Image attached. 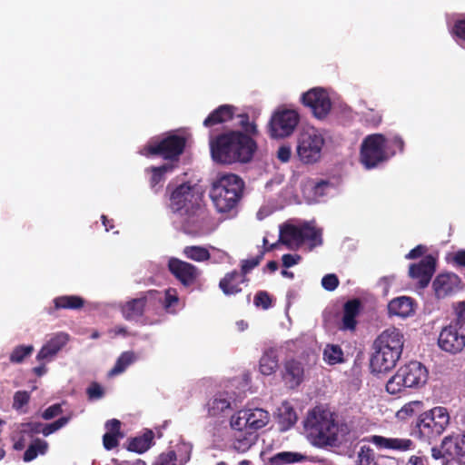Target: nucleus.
<instances>
[{
	"mask_svg": "<svg viewBox=\"0 0 465 465\" xmlns=\"http://www.w3.org/2000/svg\"><path fill=\"white\" fill-rule=\"evenodd\" d=\"M256 148L255 141L241 131L231 130L210 139L212 158L223 164L248 163Z\"/></svg>",
	"mask_w": 465,
	"mask_h": 465,
	"instance_id": "obj_1",
	"label": "nucleus"
},
{
	"mask_svg": "<svg viewBox=\"0 0 465 465\" xmlns=\"http://www.w3.org/2000/svg\"><path fill=\"white\" fill-rule=\"evenodd\" d=\"M303 423L308 439L318 447L336 446L339 436L347 432L346 425L340 424L334 413L322 407L310 411Z\"/></svg>",
	"mask_w": 465,
	"mask_h": 465,
	"instance_id": "obj_2",
	"label": "nucleus"
},
{
	"mask_svg": "<svg viewBox=\"0 0 465 465\" xmlns=\"http://www.w3.org/2000/svg\"><path fill=\"white\" fill-rule=\"evenodd\" d=\"M244 187L242 179L234 173L222 174L213 181L210 190V198L217 213L225 219L236 217Z\"/></svg>",
	"mask_w": 465,
	"mask_h": 465,
	"instance_id": "obj_3",
	"label": "nucleus"
},
{
	"mask_svg": "<svg viewBox=\"0 0 465 465\" xmlns=\"http://www.w3.org/2000/svg\"><path fill=\"white\" fill-rule=\"evenodd\" d=\"M322 229L311 226L308 223L302 225L284 223L280 227L279 240L274 243H269L266 238H263V250L261 252H268L276 250L280 244L285 245L289 249L299 248L303 243L308 242L310 248L322 244Z\"/></svg>",
	"mask_w": 465,
	"mask_h": 465,
	"instance_id": "obj_4",
	"label": "nucleus"
},
{
	"mask_svg": "<svg viewBox=\"0 0 465 465\" xmlns=\"http://www.w3.org/2000/svg\"><path fill=\"white\" fill-rule=\"evenodd\" d=\"M454 317L442 327L438 346L449 354L456 355L465 349V301L453 304Z\"/></svg>",
	"mask_w": 465,
	"mask_h": 465,
	"instance_id": "obj_5",
	"label": "nucleus"
},
{
	"mask_svg": "<svg viewBox=\"0 0 465 465\" xmlns=\"http://www.w3.org/2000/svg\"><path fill=\"white\" fill-rule=\"evenodd\" d=\"M429 371L420 361H412L400 367L386 383L390 394H397L405 389H419L428 381Z\"/></svg>",
	"mask_w": 465,
	"mask_h": 465,
	"instance_id": "obj_6",
	"label": "nucleus"
},
{
	"mask_svg": "<svg viewBox=\"0 0 465 465\" xmlns=\"http://www.w3.org/2000/svg\"><path fill=\"white\" fill-rule=\"evenodd\" d=\"M186 137L169 132L162 137L151 139L140 151L145 157L160 156L163 160L178 162L186 146Z\"/></svg>",
	"mask_w": 465,
	"mask_h": 465,
	"instance_id": "obj_7",
	"label": "nucleus"
},
{
	"mask_svg": "<svg viewBox=\"0 0 465 465\" xmlns=\"http://www.w3.org/2000/svg\"><path fill=\"white\" fill-rule=\"evenodd\" d=\"M450 424V414L446 408L438 406L419 414L414 426L415 435L430 442L440 436Z\"/></svg>",
	"mask_w": 465,
	"mask_h": 465,
	"instance_id": "obj_8",
	"label": "nucleus"
},
{
	"mask_svg": "<svg viewBox=\"0 0 465 465\" xmlns=\"http://www.w3.org/2000/svg\"><path fill=\"white\" fill-rule=\"evenodd\" d=\"M325 140L320 131L314 127L304 128L297 139L296 153L299 160L305 164L320 161Z\"/></svg>",
	"mask_w": 465,
	"mask_h": 465,
	"instance_id": "obj_9",
	"label": "nucleus"
},
{
	"mask_svg": "<svg viewBox=\"0 0 465 465\" xmlns=\"http://www.w3.org/2000/svg\"><path fill=\"white\" fill-rule=\"evenodd\" d=\"M162 302V294L157 290L140 292L136 298L130 299L119 305L120 312L126 321H137L146 312L155 310Z\"/></svg>",
	"mask_w": 465,
	"mask_h": 465,
	"instance_id": "obj_10",
	"label": "nucleus"
},
{
	"mask_svg": "<svg viewBox=\"0 0 465 465\" xmlns=\"http://www.w3.org/2000/svg\"><path fill=\"white\" fill-rule=\"evenodd\" d=\"M386 143L387 139L381 134H369L363 139L361 144L360 160L367 169L374 168L389 159Z\"/></svg>",
	"mask_w": 465,
	"mask_h": 465,
	"instance_id": "obj_11",
	"label": "nucleus"
},
{
	"mask_svg": "<svg viewBox=\"0 0 465 465\" xmlns=\"http://www.w3.org/2000/svg\"><path fill=\"white\" fill-rule=\"evenodd\" d=\"M300 122V115L294 110L283 109L276 111L269 123V133L272 138L290 136Z\"/></svg>",
	"mask_w": 465,
	"mask_h": 465,
	"instance_id": "obj_12",
	"label": "nucleus"
},
{
	"mask_svg": "<svg viewBox=\"0 0 465 465\" xmlns=\"http://www.w3.org/2000/svg\"><path fill=\"white\" fill-rule=\"evenodd\" d=\"M269 412L263 409L240 410L235 417H232L231 425L234 430L245 429L249 431H256L268 424Z\"/></svg>",
	"mask_w": 465,
	"mask_h": 465,
	"instance_id": "obj_13",
	"label": "nucleus"
},
{
	"mask_svg": "<svg viewBox=\"0 0 465 465\" xmlns=\"http://www.w3.org/2000/svg\"><path fill=\"white\" fill-rule=\"evenodd\" d=\"M167 268L183 287H195L200 284L202 271L195 265L181 259L171 257L168 260Z\"/></svg>",
	"mask_w": 465,
	"mask_h": 465,
	"instance_id": "obj_14",
	"label": "nucleus"
},
{
	"mask_svg": "<svg viewBox=\"0 0 465 465\" xmlns=\"http://www.w3.org/2000/svg\"><path fill=\"white\" fill-rule=\"evenodd\" d=\"M167 190L170 193V208L174 213H188L190 209H198L197 197L194 187L189 183H183L171 190L168 184Z\"/></svg>",
	"mask_w": 465,
	"mask_h": 465,
	"instance_id": "obj_15",
	"label": "nucleus"
},
{
	"mask_svg": "<svg viewBox=\"0 0 465 465\" xmlns=\"http://www.w3.org/2000/svg\"><path fill=\"white\" fill-rule=\"evenodd\" d=\"M302 103L309 107L318 119L325 118L331 109L329 94L321 87H315L302 95Z\"/></svg>",
	"mask_w": 465,
	"mask_h": 465,
	"instance_id": "obj_16",
	"label": "nucleus"
},
{
	"mask_svg": "<svg viewBox=\"0 0 465 465\" xmlns=\"http://www.w3.org/2000/svg\"><path fill=\"white\" fill-rule=\"evenodd\" d=\"M436 271V259L431 255H426L418 263H411L409 268V276L418 281L419 287H427Z\"/></svg>",
	"mask_w": 465,
	"mask_h": 465,
	"instance_id": "obj_17",
	"label": "nucleus"
},
{
	"mask_svg": "<svg viewBox=\"0 0 465 465\" xmlns=\"http://www.w3.org/2000/svg\"><path fill=\"white\" fill-rule=\"evenodd\" d=\"M404 337L402 332L394 327L383 331L374 341L373 348H381L393 354L402 353Z\"/></svg>",
	"mask_w": 465,
	"mask_h": 465,
	"instance_id": "obj_18",
	"label": "nucleus"
},
{
	"mask_svg": "<svg viewBox=\"0 0 465 465\" xmlns=\"http://www.w3.org/2000/svg\"><path fill=\"white\" fill-rule=\"evenodd\" d=\"M432 286L438 298H445L460 291L462 287V281L454 272H445L439 274L434 279Z\"/></svg>",
	"mask_w": 465,
	"mask_h": 465,
	"instance_id": "obj_19",
	"label": "nucleus"
},
{
	"mask_svg": "<svg viewBox=\"0 0 465 465\" xmlns=\"http://www.w3.org/2000/svg\"><path fill=\"white\" fill-rule=\"evenodd\" d=\"M70 336L65 332L54 333L50 339L42 346L36 355L38 361L48 362L54 360L59 351L68 343Z\"/></svg>",
	"mask_w": 465,
	"mask_h": 465,
	"instance_id": "obj_20",
	"label": "nucleus"
},
{
	"mask_svg": "<svg viewBox=\"0 0 465 465\" xmlns=\"http://www.w3.org/2000/svg\"><path fill=\"white\" fill-rule=\"evenodd\" d=\"M373 349L374 352L370 361V367L372 372L382 373L391 371L401 358L399 354H393L381 348Z\"/></svg>",
	"mask_w": 465,
	"mask_h": 465,
	"instance_id": "obj_21",
	"label": "nucleus"
},
{
	"mask_svg": "<svg viewBox=\"0 0 465 465\" xmlns=\"http://www.w3.org/2000/svg\"><path fill=\"white\" fill-rule=\"evenodd\" d=\"M441 448L448 457L457 460L460 465H465V431L446 436L441 441Z\"/></svg>",
	"mask_w": 465,
	"mask_h": 465,
	"instance_id": "obj_22",
	"label": "nucleus"
},
{
	"mask_svg": "<svg viewBox=\"0 0 465 465\" xmlns=\"http://www.w3.org/2000/svg\"><path fill=\"white\" fill-rule=\"evenodd\" d=\"M361 302L357 298L347 301L343 304L342 317L339 329L341 331H355L358 323L357 317L361 312Z\"/></svg>",
	"mask_w": 465,
	"mask_h": 465,
	"instance_id": "obj_23",
	"label": "nucleus"
},
{
	"mask_svg": "<svg viewBox=\"0 0 465 465\" xmlns=\"http://www.w3.org/2000/svg\"><path fill=\"white\" fill-rule=\"evenodd\" d=\"M370 441L380 449L394 450L406 451L413 447V442L410 439L385 438L380 435H373Z\"/></svg>",
	"mask_w": 465,
	"mask_h": 465,
	"instance_id": "obj_24",
	"label": "nucleus"
},
{
	"mask_svg": "<svg viewBox=\"0 0 465 465\" xmlns=\"http://www.w3.org/2000/svg\"><path fill=\"white\" fill-rule=\"evenodd\" d=\"M303 366L300 361L290 360L285 362L282 378L290 388L298 387L303 381Z\"/></svg>",
	"mask_w": 465,
	"mask_h": 465,
	"instance_id": "obj_25",
	"label": "nucleus"
},
{
	"mask_svg": "<svg viewBox=\"0 0 465 465\" xmlns=\"http://www.w3.org/2000/svg\"><path fill=\"white\" fill-rule=\"evenodd\" d=\"M413 302V299L407 296L394 298L388 304V312L391 316L409 317L414 313Z\"/></svg>",
	"mask_w": 465,
	"mask_h": 465,
	"instance_id": "obj_26",
	"label": "nucleus"
},
{
	"mask_svg": "<svg viewBox=\"0 0 465 465\" xmlns=\"http://www.w3.org/2000/svg\"><path fill=\"white\" fill-rule=\"evenodd\" d=\"M241 283H243L242 274L238 271L233 270L225 273L224 277L220 280L219 288L227 296L236 295L242 292Z\"/></svg>",
	"mask_w": 465,
	"mask_h": 465,
	"instance_id": "obj_27",
	"label": "nucleus"
},
{
	"mask_svg": "<svg viewBox=\"0 0 465 465\" xmlns=\"http://www.w3.org/2000/svg\"><path fill=\"white\" fill-rule=\"evenodd\" d=\"M234 107L229 104H223L213 110L203 121L205 127L226 123L233 118Z\"/></svg>",
	"mask_w": 465,
	"mask_h": 465,
	"instance_id": "obj_28",
	"label": "nucleus"
},
{
	"mask_svg": "<svg viewBox=\"0 0 465 465\" xmlns=\"http://www.w3.org/2000/svg\"><path fill=\"white\" fill-rule=\"evenodd\" d=\"M232 448L237 452L244 453L255 443L257 434L245 429L235 430Z\"/></svg>",
	"mask_w": 465,
	"mask_h": 465,
	"instance_id": "obj_29",
	"label": "nucleus"
},
{
	"mask_svg": "<svg viewBox=\"0 0 465 465\" xmlns=\"http://www.w3.org/2000/svg\"><path fill=\"white\" fill-rule=\"evenodd\" d=\"M84 300L77 295H62L54 299V308H50L48 312L52 314L54 311L60 309L78 310L84 307Z\"/></svg>",
	"mask_w": 465,
	"mask_h": 465,
	"instance_id": "obj_30",
	"label": "nucleus"
},
{
	"mask_svg": "<svg viewBox=\"0 0 465 465\" xmlns=\"http://www.w3.org/2000/svg\"><path fill=\"white\" fill-rule=\"evenodd\" d=\"M175 165L172 163H164L161 166H151L145 171L151 173L150 186L155 192L158 191L157 186L160 183L165 180V174L172 173Z\"/></svg>",
	"mask_w": 465,
	"mask_h": 465,
	"instance_id": "obj_31",
	"label": "nucleus"
},
{
	"mask_svg": "<svg viewBox=\"0 0 465 465\" xmlns=\"http://www.w3.org/2000/svg\"><path fill=\"white\" fill-rule=\"evenodd\" d=\"M278 356L274 349L267 350L260 359L259 369L263 375H271L278 369Z\"/></svg>",
	"mask_w": 465,
	"mask_h": 465,
	"instance_id": "obj_32",
	"label": "nucleus"
},
{
	"mask_svg": "<svg viewBox=\"0 0 465 465\" xmlns=\"http://www.w3.org/2000/svg\"><path fill=\"white\" fill-rule=\"evenodd\" d=\"M200 204L198 203V209H190L188 213H185L187 217L183 221V226L185 230L190 233H198L203 228V217Z\"/></svg>",
	"mask_w": 465,
	"mask_h": 465,
	"instance_id": "obj_33",
	"label": "nucleus"
},
{
	"mask_svg": "<svg viewBox=\"0 0 465 465\" xmlns=\"http://www.w3.org/2000/svg\"><path fill=\"white\" fill-rule=\"evenodd\" d=\"M153 440V433L152 430H147L142 436L134 437L130 440L128 450L137 453L146 451L152 445Z\"/></svg>",
	"mask_w": 465,
	"mask_h": 465,
	"instance_id": "obj_34",
	"label": "nucleus"
},
{
	"mask_svg": "<svg viewBox=\"0 0 465 465\" xmlns=\"http://www.w3.org/2000/svg\"><path fill=\"white\" fill-rule=\"evenodd\" d=\"M230 408V401L223 394L215 395L207 403L208 414L213 417L219 416Z\"/></svg>",
	"mask_w": 465,
	"mask_h": 465,
	"instance_id": "obj_35",
	"label": "nucleus"
},
{
	"mask_svg": "<svg viewBox=\"0 0 465 465\" xmlns=\"http://www.w3.org/2000/svg\"><path fill=\"white\" fill-rule=\"evenodd\" d=\"M304 460V456L298 452L282 451L276 453L270 458L269 461L272 465H286L301 462Z\"/></svg>",
	"mask_w": 465,
	"mask_h": 465,
	"instance_id": "obj_36",
	"label": "nucleus"
},
{
	"mask_svg": "<svg viewBox=\"0 0 465 465\" xmlns=\"http://www.w3.org/2000/svg\"><path fill=\"white\" fill-rule=\"evenodd\" d=\"M48 449V443L41 439H35L24 453L23 460L25 462L34 460L39 454L45 455Z\"/></svg>",
	"mask_w": 465,
	"mask_h": 465,
	"instance_id": "obj_37",
	"label": "nucleus"
},
{
	"mask_svg": "<svg viewBox=\"0 0 465 465\" xmlns=\"http://www.w3.org/2000/svg\"><path fill=\"white\" fill-rule=\"evenodd\" d=\"M323 360L329 365L344 362V354L341 346L337 344H327L323 351Z\"/></svg>",
	"mask_w": 465,
	"mask_h": 465,
	"instance_id": "obj_38",
	"label": "nucleus"
},
{
	"mask_svg": "<svg viewBox=\"0 0 465 465\" xmlns=\"http://www.w3.org/2000/svg\"><path fill=\"white\" fill-rule=\"evenodd\" d=\"M183 255L194 262H202L210 260L211 253L205 247L198 245L185 246L183 250Z\"/></svg>",
	"mask_w": 465,
	"mask_h": 465,
	"instance_id": "obj_39",
	"label": "nucleus"
},
{
	"mask_svg": "<svg viewBox=\"0 0 465 465\" xmlns=\"http://www.w3.org/2000/svg\"><path fill=\"white\" fill-rule=\"evenodd\" d=\"M278 411L280 423L284 429H289L295 424L297 415L294 409L288 402L282 403Z\"/></svg>",
	"mask_w": 465,
	"mask_h": 465,
	"instance_id": "obj_40",
	"label": "nucleus"
},
{
	"mask_svg": "<svg viewBox=\"0 0 465 465\" xmlns=\"http://www.w3.org/2000/svg\"><path fill=\"white\" fill-rule=\"evenodd\" d=\"M424 404L421 401H411L405 403L397 412L398 420H405L423 410Z\"/></svg>",
	"mask_w": 465,
	"mask_h": 465,
	"instance_id": "obj_41",
	"label": "nucleus"
},
{
	"mask_svg": "<svg viewBox=\"0 0 465 465\" xmlns=\"http://www.w3.org/2000/svg\"><path fill=\"white\" fill-rule=\"evenodd\" d=\"M179 297L177 291L174 288H168L164 292V298L162 297V302L159 306H162L167 313H176V307L179 304Z\"/></svg>",
	"mask_w": 465,
	"mask_h": 465,
	"instance_id": "obj_42",
	"label": "nucleus"
},
{
	"mask_svg": "<svg viewBox=\"0 0 465 465\" xmlns=\"http://www.w3.org/2000/svg\"><path fill=\"white\" fill-rule=\"evenodd\" d=\"M135 360L133 351H124L117 359L114 366L109 371L110 376H115L124 372L126 368L131 365Z\"/></svg>",
	"mask_w": 465,
	"mask_h": 465,
	"instance_id": "obj_43",
	"label": "nucleus"
},
{
	"mask_svg": "<svg viewBox=\"0 0 465 465\" xmlns=\"http://www.w3.org/2000/svg\"><path fill=\"white\" fill-rule=\"evenodd\" d=\"M263 256L264 252H260L257 256L242 261L240 273L242 274V282H247L249 281L247 274L260 264L261 261L263 259Z\"/></svg>",
	"mask_w": 465,
	"mask_h": 465,
	"instance_id": "obj_44",
	"label": "nucleus"
},
{
	"mask_svg": "<svg viewBox=\"0 0 465 465\" xmlns=\"http://www.w3.org/2000/svg\"><path fill=\"white\" fill-rule=\"evenodd\" d=\"M34 351V346L29 345H18L12 351L9 361L12 363H21L24 360L30 356Z\"/></svg>",
	"mask_w": 465,
	"mask_h": 465,
	"instance_id": "obj_45",
	"label": "nucleus"
},
{
	"mask_svg": "<svg viewBox=\"0 0 465 465\" xmlns=\"http://www.w3.org/2000/svg\"><path fill=\"white\" fill-rule=\"evenodd\" d=\"M358 462L360 465H377L373 450L362 446L358 453Z\"/></svg>",
	"mask_w": 465,
	"mask_h": 465,
	"instance_id": "obj_46",
	"label": "nucleus"
},
{
	"mask_svg": "<svg viewBox=\"0 0 465 465\" xmlns=\"http://www.w3.org/2000/svg\"><path fill=\"white\" fill-rule=\"evenodd\" d=\"M42 422L31 421L20 424L19 431L23 435L33 437L34 435L42 433L43 430Z\"/></svg>",
	"mask_w": 465,
	"mask_h": 465,
	"instance_id": "obj_47",
	"label": "nucleus"
},
{
	"mask_svg": "<svg viewBox=\"0 0 465 465\" xmlns=\"http://www.w3.org/2000/svg\"><path fill=\"white\" fill-rule=\"evenodd\" d=\"M68 421V417H61L52 423L43 424L42 434L44 436H49L50 434L63 428L65 424H67Z\"/></svg>",
	"mask_w": 465,
	"mask_h": 465,
	"instance_id": "obj_48",
	"label": "nucleus"
},
{
	"mask_svg": "<svg viewBox=\"0 0 465 465\" xmlns=\"http://www.w3.org/2000/svg\"><path fill=\"white\" fill-rule=\"evenodd\" d=\"M30 401V393L26 391H18L14 395L13 408L20 410Z\"/></svg>",
	"mask_w": 465,
	"mask_h": 465,
	"instance_id": "obj_49",
	"label": "nucleus"
},
{
	"mask_svg": "<svg viewBox=\"0 0 465 465\" xmlns=\"http://www.w3.org/2000/svg\"><path fill=\"white\" fill-rule=\"evenodd\" d=\"M253 302L255 306L262 307V309H268L272 305V299L269 293L265 291H259L255 296Z\"/></svg>",
	"mask_w": 465,
	"mask_h": 465,
	"instance_id": "obj_50",
	"label": "nucleus"
},
{
	"mask_svg": "<svg viewBox=\"0 0 465 465\" xmlns=\"http://www.w3.org/2000/svg\"><path fill=\"white\" fill-rule=\"evenodd\" d=\"M176 460L175 451L171 450L160 454L154 465H176Z\"/></svg>",
	"mask_w": 465,
	"mask_h": 465,
	"instance_id": "obj_51",
	"label": "nucleus"
},
{
	"mask_svg": "<svg viewBox=\"0 0 465 465\" xmlns=\"http://www.w3.org/2000/svg\"><path fill=\"white\" fill-rule=\"evenodd\" d=\"M339 279L336 274H326L322 279V286L328 292L334 291L339 285Z\"/></svg>",
	"mask_w": 465,
	"mask_h": 465,
	"instance_id": "obj_52",
	"label": "nucleus"
},
{
	"mask_svg": "<svg viewBox=\"0 0 465 465\" xmlns=\"http://www.w3.org/2000/svg\"><path fill=\"white\" fill-rule=\"evenodd\" d=\"M239 124L244 131V134H255L257 133L256 125L253 123H250L249 115L246 114L239 115Z\"/></svg>",
	"mask_w": 465,
	"mask_h": 465,
	"instance_id": "obj_53",
	"label": "nucleus"
},
{
	"mask_svg": "<svg viewBox=\"0 0 465 465\" xmlns=\"http://www.w3.org/2000/svg\"><path fill=\"white\" fill-rule=\"evenodd\" d=\"M120 436L115 433H104L103 436V444L105 450H111L116 448L119 444L118 438Z\"/></svg>",
	"mask_w": 465,
	"mask_h": 465,
	"instance_id": "obj_54",
	"label": "nucleus"
},
{
	"mask_svg": "<svg viewBox=\"0 0 465 465\" xmlns=\"http://www.w3.org/2000/svg\"><path fill=\"white\" fill-rule=\"evenodd\" d=\"M86 393L90 400H97L104 396V391L102 386L97 382H92L87 388Z\"/></svg>",
	"mask_w": 465,
	"mask_h": 465,
	"instance_id": "obj_55",
	"label": "nucleus"
},
{
	"mask_svg": "<svg viewBox=\"0 0 465 465\" xmlns=\"http://www.w3.org/2000/svg\"><path fill=\"white\" fill-rule=\"evenodd\" d=\"M63 412L62 406L59 403L53 404L45 409L42 413L44 420H51Z\"/></svg>",
	"mask_w": 465,
	"mask_h": 465,
	"instance_id": "obj_56",
	"label": "nucleus"
},
{
	"mask_svg": "<svg viewBox=\"0 0 465 465\" xmlns=\"http://www.w3.org/2000/svg\"><path fill=\"white\" fill-rule=\"evenodd\" d=\"M292 156V148L290 145H282L277 151V158L282 163H288Z\"/></svg>",
	"mask_w": 465,
	"mask_h": 465,
	"instance_id": "obj_57",
	"label": "nucleus"
},
{
	"mask_svg": "<svg viewBox=\"0 0 465 465\" xmlns=\"http://www.w3.org/2000/svg\"><path fill=\"white\" fill-rule=\"evenodd\" d=\"M302 257L299 254H283L282 257V265L285 268H290L297 264L301 261Z\"/></svg>",
	"mask_w": 465,
	"mask_h": 465,
	"instance_id": "obj_58",
	"label": "nucleus"
},
{
	"mask_svg": "<svg viewBox=\"0 0 465 465\" xmlns=\"http://www.w3.org/2000/svg\"><path fill=\"white\" fill-rule=\"evenodd\" d=\"M427 251V248L426 246L422 245V244H420V245H417L415 248L411 249L406 255H405V258L407 260H414V259H418L421 256H423V254L426 252Z\"/></svg>",
	"mask_w": 465,
	"mask_h": 465,
	"instance_id": "obj_59",
	"label": "nucleus"
},
{
	"mask_svg": "<svg viewBox=\"0 0 465 465\" xmlns=\"http://www.w3.org/2000/svg\"><path fill=\"white\" fill-rule=\"evenodd\" d=\"M105 428L108 430V433H115L119 436H123L120 431L121 429V421L116 419H112L106 421Z\"/></svg>",
	"mask_w": 465,
	"mask_h": 465,
	"instance_id": "obj_60",
	"label": "nucleus"
},
{
	"mask_svg": "<svg viewBox=\"0 0 465 465\" xmlns=\"http://www.w3.org/2000/svg\"><path fill=\"white\" fill-rule=\"evenodd\" d=\"M431 456L436 460H441L442 465H445V463L448 461V459L446 458L448 454L442 450L441 447L440 449L433 447L431 449Z\"/></svg>",
	"mask_w": 465,
	"mask_h": 465,
	"instance_id": "obj_61",
	"label": "nucleus"
},
{
	"mask_svg": "<svg viewBox=\"0 0 465 465\" xmlns=\"http://www.w3.org/2000/svg\"><path fill=\"white\" fill-rule=\"evenodd\" d=\"M452 262L456 266L465 268V250H459L454 252Z\"/></svg>",
	"mask_w": 465,
	"mask_h": 465,
	"instance_id": "obj_62",
	"label": "nucleus"
},
{
	"mask_svg": "<svg viewBox=\"0 0 465 465\" xmlns=\"http://www.w3.org/2000/svg\"><path fill=\"white\" fill-rule=\"evenodd\" d=\"M453 32L458 37L465 40V19L458 20L454 24Z\"/></svg>",
	"mask_w": 465,
	"mask_h": 465,
	"instance_id": "obj_63",
	"label": "nucleus"
},
{
	"mask_svg": "<svg viewBox=\"0 0 465 465\" xmlns=\"http://www.w3.org/2000/svg\"><path fill=\"white\" fill-rule=\"evenodd\" d=\"M427 460L422 457L411 456L406 465H426Z\"/></svg>",
	"mask_w": 465,
	"mask_h": 465,
	"instance_id": "obj_64",
	"label": "nucleus"
}]
</instances>
